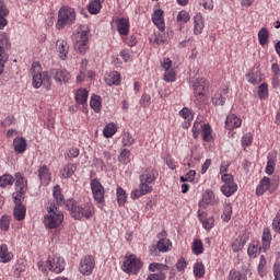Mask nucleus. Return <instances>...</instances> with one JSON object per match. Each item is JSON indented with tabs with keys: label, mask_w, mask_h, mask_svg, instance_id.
<instances>
[{
	"label": "nucleus",
	"mask_w": 280,
	"mask_h": 280,
	"mask_svg": "<svg viewBox=\"0 0 280 280\" xmlns=\"http://www.w3.org/2000/svg\"><path fill=\"white\" fill-rule=\"evenodd\" d=\"M47 214L44 217V225L46 229H60L65 222V213L56 207V203H50L47 208Z\"/></svg>",
	"instance_id": "1"
},
{
	"label": "nucleus",
	"mask_w": 280,
	"mask_h": 280,
	"mask_svg": "<svg viewBox=\"0 0 280 280\" xmlns=\"http://www.w3.org/2000/svg\"><path fill=\"white\" fill-rule=\"evenodd\" d=\"M70 215L74 220H91L95 215V206L93 202L88 201L85 203H71L69 206Z\"/></svg>",
	"instance_id": "2"
},
{
	"label": "nucleus",
	"mask_w": 280,
	"mask_h": 280,
	"mask_svg": "<svg viewBox=\"0 0 280 280\" xmlns=\"http://www.w3.org/2000/svg\"><path fill=\"white\" fill-rule=\"evenodd\" d=\"M209 86V81L205 78H198L192 82L191 89L194 91V102L196 106H202L207 102V88Z\"/></svg>",
	"instance_id": "3"
},
{
	"label": "nucleus",
	"mask_w": 280,
	"mask_h": 280,
	"mask_svg": "<svg viewBox=\"0 0 280 280\" xmlns=\"http://www.w3.org/2000/svg\"><path fill=\"white\" fill-rule=\"evenodd\" d=\"M38 269L42 272L50 270V272H55V275H60V272L65 270V258L60 256L49 257L47 261L38 262Z\"/></svg>",
	"instance_id": "4"
},
{
	"label": "nucleus",
	"mask_w": 280,
	"mask_h": 280,
	"mask_svg": "<svg viewBox=\"0 0 280 280\" xmlns=\"http://www.w3.org/2000/svg\"><path fill=\"white\" fill-rule=\"evenodd\" d=\"M33 69V82L34 89H40L44 86L46 91H51V77L48 72H40V66H32Z\"/></svg>",
	"instance_id": "5"
},
{
	"label": "nucleus",
	"mask_w": 280,
	"mask_h": 280,
	"mask_svg": "<svg viewBox=\"0 0 280 280\" xmlns=\"http://www.w3.org/2000/svg\"><path fill=\"white\" fill-rule=\"evenodd\" d=\"M75 23V9L71 7H61L58 12L56 30H65L67 25Z\"/></svg>",
	"instance_id": "6"
},
{
	"label": "nucleus",
	"mask_w": 280,
	"mask_h": 280,
	"mask_svg": "<svg viewBox=\"0 0 280 280\" xmlns=\"http://www.w3.org/2000/svg\"><path fill=\"white\" fill-rule=\"evenodd\" d=\"M25 194H27V179L23 177V174L15 173V192H13L14 202H23V200H25Z\"/></svg>",
	"instance_id": "7"
},
{
	"label": "nucleus",
	"mask_w": 280,
	"mask_h": 280,
	"mask_svg": "<svg viewBox=\"0 0 280 280\" xmlns=\"http://www.w3.org/2000/svg\"><path fill=\"white\" fill-rule=\"evenodd\" d=\"M279 187V177H273L272 179L270 177H262L260 179L259 185L256 188V196H264L266 191H269V194H275Z\"/></svg>",
	"instance_id": "8"
},
{
	"label": "nucleus",
	"mask_w": 280,
	"mask_h": 280,
	"mask_svg": "<svg viewBox=\"0 0 280 280\" xmlns=\"http://www.w3.org/2000/svg\"><path fill=\"white\" fill-rule=\"evenodd\" d=\"M74 49L79 54H86L89 49V28H80L75 34H73Z\"/></svg>",
	"instance_id": "9"
},
{
	"label": "nucleus",
	"mask_w": 280,
	"mask_h": 280,
	"mask_svg": "<svg viewBox=\"0 0 280 280\" xmlns=\"http://www.w3.org/2000/svg\"><path fill=\"white\" fill-rule=\"evenodd\" d=\"M150 272H156V273H150L147 278V280H165L167 270H170V267L167 265H163L160 262H151L149 265Z\"/></svg>",
	"instance_id": "10"
},
{
	"label": "nucleus",
	"mask_w": 280,
	"mask_h": 280,
	"mask_svg": "<svg viewBox=\"0 0 280 280\" xmlns=\"http://www.w3.org/2000/svg\"><path fill=\"white\" fill-rule=\"evenodd\" d=\"M141 260L137 258L136 255H129L125 257V261L121 268L124 272H127L128 275H137V272L141 270Z\"/></svg>",
	"instance_id": "11"
},
{
	"label": "nucleus",
	"mask_w": 280,
	"mask_h": 280,
	"mask_svg": "<svg viewBox=\"0 0 280 280\" xmlns=\"http://www.w3.org/2000/svg\"><path fill=\"white\" fill-rule=\"evenodd\" d=\"M95 269V258L91 255L84 256L79 264V272L83 277H91L93 270Z\"/></svg>",
	"instance_id": "12"
},
{
	"label": "nucleus",
	"mask_w": 280,
	"mask_h": 280,
	"mask_svg": "<svg viewBox=\"0 0 280 280\" xmlns=\"http://www.w3.org/2000/svg\"><path fill=\"white\" fill-rule=\"evenodd\" d=\"M90 187L95 202H97V205H104V195L106 191L104 190L102 183L96 178L91 179Z\"/></svg>",
	"instance_id": "13"
},
{
	"label": "nucleus",
	"mask_w": 280,
	"mask_h": 280,
	"mask_svg": "<svg viewBox=\"0 0 280 280\" xmlns=\"http://www.w3.org/2000/svg\"><path fill=\"white\" fill-rule=\"evenodd\" d=\"M158 243L155 245V248L159 250V253H170L172 250V241L167 238V232L165 230H162L158 234Z\"/></svg>",
	"instance_id": "14"
},
{
	"label": "nucleus",
	"mask_w": 280,
	"mask_h": 280,
	"mask_svg": "<svg viewBox=\"0 0 280 280\" xmlns=\"http://www.w3.org/2000/svg\"><path fill=\"white\" fill-rule=\"evenodd\" d=\"M51 75L57 84H67L71 80V74L67 69H54L51 70Z\"/></svg>",
	"instance_id": "15"
},
{
	"label": "nucleus",
	"mask_w": 280,
	"mask_h": 280,
	"mask_svg": "<svg viewBox=\"0 0 280 280\" xmlns=\"http://www.w3.org/2000/svg\"><path fill=\"white\" fill-rule=\"evenodd\" d=\"M118 34L124 37L130 33V20L127 18H116L115 20Z\"/></svg>",
	"instance_id": "16"
},
{
	"label": "nucleus",
	"mask_w": 280,
	"mask_h": 280,
	"mask_svg": "<svg viewBox=\"0 0 280 280\" xmlns=\"http://www.w3.org/2000/svg\"><path fill=\"white\" fill-rule=\"evenodd\" d=\"M152 186L145 182H140L139 189H135L131 192L132 200L141 198V196H147V194H152Z\"/></svg>",
	"instance_id": "17"
},
{
	"label": "nucleus",
	"mask_w": 280,
	"mask_h": 280,
	"mask_svg": "<svg viewBox=\"0 0 280 280\" xmlns=\"http://www.w3.org/2000/svg\"><path fill=\"white\" fill-rule=\"evenodd\" d=\"M163 14H164L163 10L158 9L153 12V15H152V22L155 24L158 30H160V32L165 31V18L163 16Z\"/></svg>",
	"instance_id": "18"
},
{
	"label": "nucleus",
	"mask_w": 280,
	"mask_h": 280,
	"mask_svg": "<svg viewBox=\"0 0 280 280\" xmlns=\"http://www.w3.org/2000/svg\"><path fill=\"white\" fill-rule=\"evenodd\" d=\"M37 172L42 185H49L51 183V172L47 165L39 166Z\"/></svg>",
	"instance_id": "19"
},
{
	"label": "nucleus",
	"mask_w": 280,
	"mask_h": 280,
	"mask_svg": "<svg viewBox=\"0 0 280 280\" xmlns=\"http://www.w3.org/2000/svg\"><path fill=\"white\" fill-rule=\"evenodd\" d=\"M56 49L59 54L60 60H67V56H69V43L65 39H58L56 43Z\"/></svg>",
	"instance_id": "20"
},
{
	"label": "nucleus",
	"mask_w": 280,
	"mask_h": 280,
	"mask_svg": "<svg viewBox=\"0 0 280 280\" xmlns=\"http://www.w3.org/2000/svg\"><path fill=\"white\" fill-rule=\"evenodd\" d=\"M198 218L206 231H211L213 229V224H215V219L213 217L207 218L205 211H198Z\"/></svg>",
	"instance_id": "21"
},
{
	"label": "nucleus",
	"mask_w": 280,
	"mask_h": 280,
	"mask_svg": "<svg viewBox=\"0 0 280 280\" xmlns=\"http://www.w3.org/2000/svg\"><path fill=\"white\" fill-rule=\"evenodd\" d=\"M156 176H159V173L154 171L153 168H147L141 175H140V183H148L149 185H152L156 180Z\"/></svg>",
	"instance_id": "22"
},
{
	"label": "nucleus",
	"mask_w": 280,
	"mask_h": 280,
	"mask_svg": "<svg viewBox=\"0 0 280 280\" xmlns=\"http://www.w3.org/2000/svg\"><path fill=\"white\" fill-rule=\"evenodd\" d=\"M208 205H218V199H215V194L212 190H206L202 200L199 202L201 209H207Z\"/></svg>",
	"instance_id": "23"
},
{
	"label": "nucleus",
	"mask_w": 280,
	"mask_h": 280,
	"mask_svg": "<svg viewBox=\"0 0 280 280\" xmlns=\"http://www.w3.org/2000/svg\"><path fill=\"white\" fill-rule=\"evenodd\" d=\"M248 240H249L248 234H243L242 236L234 240L232 243L233 253H240V250H243L244 246H246V242H248Z\"/></svg>",
	"instance_id": "24"
},
{
	"label": "nucleus",
	"mask_w": 280,
	"mask_h": 280,
	"mask_svg": "<svg viewBox=\"0 0 280 280\" xmlns=\"http://www.w3.org/2000/svg\"><path fill=\"white\" fill-rule=\"evenodd\" d=\"M242 126V119L237 117L235 114H230L225 120V128L228 130H235V128H240Z\"/></svg>",
	"instance_id": "25"
},
{
	"label": "nucleus",
	"mask_w": 280,
	"mask_h": 280,
	"mask_svg": "<svg viewBox=\"0 0 280 280\" xmlns=\"http://www.w3.org/2000/svg\"><path fill=\"white\" fill-rule=\"evenodd\" d=\"M27 212V209L25 206H23V202H15V207L13 209V217L18 222H21L25 220V213Z\"/></svg>",
	"instance_id": "26"
},
{
	"label": "nucleus",
	"mask_w": 280,
	"mask_h": 280,
	"mask_svg": "<svg viewBox=\"0 0 280 280\" xmlns=\"http://www.w3.org/2000/svg\"><path fill=\"white\" fill-rule=\"evenodd\" d=\"M261 242H262V245L260 246V250L266 253V250L270 248V243L272 242V234H270V229L268 228L264 229Z\"/></svg>",
	"instance_id": "27"
},
{
	"label": "nucleus",
	"mask_w": 280,
	"mask_h": 280,
	"mask_svg": "<svg viewBox=\"0 0 280 280\" xmlns=\"http://www.w3.org/2000/svg\"><path fill=\"white\" fill-rule=\"evenodd\" d=\"M13 148L19 154H23L27 150V140L25 138L18 137L13 140Z\"/></svg>",
	"instance_id": "28"
},
{
	"label": "nucleus",
	"mask_w": 280,
	"mask_h": 280,
	"mask_svg": "<svg viewBox=\"0 0 280 280\" xmlns=\"http://www.w3.org/2000/svg\"><path fill=\"white\" fill-rule=\"evenodd\" d=\"M78 170V165L75 164H67L60 170V177L61 178H71L75 174Z\"/></svg>",
	"instance_id": "29"
},
{
	"label": "nucleus",
	"mask_w": 280,
	"mask_h": 280,
	"mask_svg": "<svg viewBox=\"0 0 280 280\" xmlns=\"http://www.w3.org/2000/svg\"><path fill=\"white\" fill-rule=\"evenodd\" d=\"M235 191H237V184L235 182L221 186V194L226 198H231Z\"/></svg>",
	"instance_id": "30"
},
{
	"label": "nucleus",
	"mask_w": 280,
	"mask_h": 280,
	"mask_svg": "<svg viewBox=\"0 0 280 280\" xmlns=\"http://www.w3.org/2000/svg\"><path fill=\"white\" fill-rule=\"evenodd\" d=\"M0 261L2 264H10L12 261V253L8 250L7 244L0 245Z\"/></svg>",
	"instance_id": "31"
},
{
	"label": "nucleus",
	"mask_w": 280,
	"mask_h": 280,
	"mask_svg": "<svg viewBox=\"0 0 280 280\" xmlns=\"http://www.w3.org/2000/svg\"><path fill=\"white\" fill-rule=\"evenodd\" d=\"M108 86H119L121 84V75L117 71H113L109 73L107 78H105Z\"/></svg>",
	"instance_id": "32"
},
{
	"label": "nucleus",
	"mask_w": 280,
	"mask_h": 280,
	"mask_svg": "<svg viewBox=\"0 0 280 280\" xmlns=\"http://www.w3.org/2000/svg\"><path fill=\"white\" fill-rule=\"evenodd\" d=\"M205 30V22L202 21V16L196 15L194 19V34L195 36H199Z\"/></svg>",
	"instance_id": "33"
},
{
	"label": "nucleus",
	"mask_w": 280,
	"mask_h": 280,
	"mask_svg": "<svg viewBox=\"0 0 280 280\" xmlns=\"http://www.w3.org/2000/svg\"><path fill=\"white\" fill-rule=\"evenodd\" d=\"M89 100V91L86 89L81 88L75 93V102L79 104H86Z\"/></svg>",
	"instance_id": "34"
},
{
	"label": "nucleus",
	"mask_w": 280,
	"mask_h": 280,
	"mask_svg": "<svg viewBox=\"0 0 280 280\" xmlns=\"http://www.w3.org/2000/svg\"><path fill=\"white\" fill-rule=\"evenodd\" d=\"M116 196H117V202H118L119 207H124V205H126V202L128 200V195L126 194V190H124V188H121V186H118L116 188Z\"/></svg>",
	"instance_id": "35"
},
{
	"label": "nucleus",
	"mask_w": 280,
	"mask_h": 280,
	"mask_svg": "<svg viewBox=\"0 0 280 280\" xmlns=\"http://www.w3.org/2000/svg\"><path fill=\"white\" fill-rule=\"evenodd\" d=\"M270 38V33H268V28L262 27L259 30L258 32V43L259 45H261L262 47L265 45H268V40Z\"/></svg>",
	"instance_id": "36"
},
{
	"label": "nucleus",
	"mask_w": 280,
	"mask_h": 280,
	"mask_svg": "<svg viewBox=\"0 0 280 280\" xmlns=\"http://www.w3.org/2000/svg\"><path fill=\"white\" fill-rule=\"evenodd\" d=\"M267 166H266V174H268V176H272V174H275V167L277 165V159L273 158L271 154H269L267 156Z\"/></svg>",
	"instance_id": "37"
},
{
	"label": "nucleus",
	"mask_w": 280,
	"mask_h": 280,
	"mask_svg": "<svg viewBox=\"0 0 280 280\" xmlns=\"http://www.w3.org/2000/svg\"><path fill=\"white\" fill-rule=\"evenodd\" d=\"M117 132V125L115 122L107 124L103 129V135L106 139H110V137L115 136Z\"/></svg>",
	"instance_id": "38"
},
{
	"label": "nucleus",
	"mask_w": 280,
	"mask_h": 280,
	"mask_svg": "<svg viewBox=\"0 0 280 280\" xmlns=\"http://www.w3.org/2000/svg\"><path fill=\"white\" fill-rule=\"evenodd\" d=\"M191 250L194 255H202V253H205V245L200 238L194 240Z\"/></svg>",
	"instance_id": "39"
},
{
	"label": "nucleus",
	"mask_w": 280,
	"mask_h": 280,
	"mask_svg": "<svg viewBox=\"0 0 280 280\" xmlns=\"http://www.w3.org/2000/svg\"><path fill=\"white\" fill-rule=\"evenodd\" d=\"M90 106L94 109V113H100L102 110V101L98 95L91 96Z\"/></svg>",
	"instance_id": "40"
},
{
	"label": "nucleus",
	"mask_w": 280,
	"mask_h": 280,
	"mask_svg": "<svg viewBox=\"0 0 280 280\" xmlns=\"http://www.w3.org/2000/svg\"><path fill=\"white\" fill-rule=\"evenodd\" d=\"M88 10L90 14H100V10H102V1L91 0Z\"/></svg>",
	"instance_id": "41"
},
{
	"label": "nucleus",
	"mask_w": 280,
	"mask_h": 280,
	"mask_svg": "<svg viewBox=\"0 0 280 280\" xmlns=\"http://www.w3.org/2000/svg\"><path fill=\"white\" fill-rule=\"evenodd\" d=\"M130 150L122 149L118 155V162L121 163L122 165H128V163H130Z\"/></svg>",
	"instance_id": "42"
},
{
	"label": "nucleus",
	"mask_w": 280,
	"mask_h": 280,
	"mask_svg": "<svg viewBox=\"0 0 280 280\" xmlns=\"http://www.w3.org/2000/svg\"><path fill=\"white\" fill-rule=\"evenodd\" d=\"M14 185V177L10 174L0 176V187L5 189V187Z\"/></svg>",
	"instance_id": "43"
},
{
	"label": "nucleus",
	"mask_w": 280,
	"mask_h": 280,
	"mask_svg": "<svg viewBox=\"0 0 280 280\" xmlns=\"http://www.w3.org/2000/svg\"><path fill=\"white\" fill-rule=\"evenodd\" d=\"M9 58L10 57L5 52V49L2 46H0V75L3 73L5 69V62H8Z\"/></svg>",
	"instance_id": "44"
},
{
	"label": "nucleus",
	"mask_w": 280,
	"mask_h": 280,
	"mask_svg": "<svg viewBox=\"0 0 280 280\" xmlns=\"http://www.w3.org/2000/svg\"><path fill=\"white\" fill-rule=\"evenodd\" d=\"M205 129V124L200 120H196L192 126V137L194 139H198L200 137V132Z\"/></svg>",
	"instance_id": "45"
},
{
	"label": "nucleus",
	"mask_w": 280,
	"mask_h": 280,
	"mask_svg": "<svg viewBox=\"0 0 280 280\" xmlns=\"http://www.w3.org/2000/svg\"><path fill=\"white\" fill-rule=\"evenodd\" d=\"M203 141H211L213 139L211 125L205 124L203 130H201Z\"/></svg>",
	"instance_id": "46"
},
{
	"label": "nucleus",
	"mask_w": 280,
	"mask_h": 280,
	"mask_svg": "<svg viewBox=\"0 0 280 280\" xmlns=\"http://www.w3.org/2000/svg\"><path fill=\"white\" fill-rule=\"evenodd\" d=\"M190 19H191V16L189 15V12L182 10L178 12L176 21H177V23L185 25V23H189Z\"/></svg>",
	"instance_id": "47"
},
{
	"label": "nucleus",
	"mask_w": 280,
	"mask_h": 280,
	"mask_svg": "<svg viewBox=\"0 0 280 280\" xmlns=\"http://www.w3.org/2000/svg\"><path fill=\"white\" fill-rule=\"evenodd\" d=\"M86 67H89V60H81L80 74L77 77V82L84 81V78L86 77Z\"/></svg>",
	"instance_id": "48"
},
{
	"label": "nucleus",
	"mask_w": 280,
	"mask_h": 280,
	"mask_svg": "<svg viewBox=\"0 0 280 280\" xmlns=\"http://www.w3.org/2000/svg\"><path fill=\"white\" fill-rule=\"evenodd\" d=\"M52 196L58 205H62L65 202V197L62 196V190L59 185L54 187Z\"/></svg>",
	"instance_id": "49"
},
{
	"label": "nucleus",
	"mask_w": 280,
	"mask_h": 280,
	"mask_svg": "<svg viewBox=\"0 0 280 280\" xmlns=\"http://www.w3.org/2000/svg\"><path fill=\"white\" fill-rule=\"evenodd\" d=\"M231 215H233V208L231 207L230 202H225L221 218L224 220V222H229V220H231Z\"/></svg>",
	"instance_id": "50"
},
{
	"label": "nucleus",
	"mask_w": 280,
	"mask_h": 280,
	"mask_svg": "<svg viewBox=\"0 0 280 280\" xmlns=\"http://www.w3.org/2000/svg\"><path fill=\"white\" fill-rule=\"evenodd\" d=\"M194 275L197 279H202V277H205V265H202V262H196L194 265Z\"/></svg>",
	"instance_id": "51"
},
{
	"label": "nucleus",
	"mask_w": 280,
	"mask_h": 280,
	"mask_svg": "<svg viewBox=\"0 0 280 280\" xmlns=\"http://www.w3.org/2000/svg\"><path fill=\"white\" fill-rule=\"evenodd\" d=\"M122 145L124 148H130V145L135 144V138L132 137V135H130V132H125L122 135Z\"/></svg>",
	"instance_id": "52"
},
{
	"label": "nucleus",
	"mask_w": 280,
	"mask_h": 280,
	"mask_svg": "<svg viewBox=\"0 0 280 280\" xmlns=\"http://www.w3.org/2000/svg\"><path fill=\"white\" fill-rule=\"evenodd\" d=\"M259 250H261V247H259V245L254 242L249 244L247 248V254L249 255V257H257Z\"/></svg>",
	"instance_id": "53"
},
{
	"label": "nucleus",
	"mask_w": 280,
	"mask_h": 280,
	"mask_svg": "<svg viewBox=\"0 0 280 280\" xmlns=\"http://www.w3.org/2000/svg\"><path fill=\"white\" fill-rule=\"evenodd\" d=\"M225 102H226V98L222 96V93H215L212 96V104L214 106H224Z\"/></svg>",
	"instance_id": "54"
},
{
	"label": "nucleus",
	"mask_w": 280,
	"mask_h": 280,
	"mask_svg": "<svg viewBox=\"0 0 280 280\" xmlns=\"http://www.w3.org/2000/svg\"><path fill=\"white\" fill-rule=\"evenodd\" d=\"M258 97L259 100H268V84L262 83L258 86Z\"/></svg>",
	"instance_id": "55"
},
{
	"label": "nucleus",
	"mask_w": 280,
	"mask_h": 280,
	"mask_svg": "<svg viewBox=\"0 0 280 280\" xmlns=\"http://www.w3.org/2000/svg\"><path fill=\"white\" fill-rule=\"evenodd\" d=\"M247 82H249V84H254L255 86L261 82V78H259L258 73L250 71L247 73Z\"/></svg>",
	"instance_id": "56"
},
{
	"label": "nucleus",
	"mask_w": 280,
	"mask_h": 280,
	"mask_svg": "<svg viewBox=\"0 0 280 280\" xmlns=\"http://www.w3.org/2000/svg\"><path fill=\"white\" fill-rule=\"evenodd\" d=\"M179 115L186 121H194V114L191 113V109L187 107H184L182 110H179Z\"/></svg>",
	"instance_id": "57"
},
{
	"label": "nucleus",
	"mask_w": 280,
	"mask_h": 280,
	"mask_svg": "<svg viewBox=\"0 0 280 280\" xmlns=\"http://www.w3.org/2000/svg\"><path fill=\"white\" fill-rule=\"evenodd\" d=\"M164 82H176V71L174 69L165 70Z\"/></svg>",
	"instance_id": "58"
},
{
	"label": "nucleus",
	"mask_w": 280,
	"mask_h": 280,
	"mask_svg": "<svg viewBox=\"0 0 280 280\" xmlns=\"http://www.w3.org/2000/svg\"><path fill=\"white\" fill-rule=\"evenodd\" d=\"M259 277H266V258L264 256L260 257V261L257 267Z\"/></svg>",
	"instance_id": "59"
},
{
	"label": "nucleus",
	"mask_w": 280,
	"mask_h": 280,
	"mask_svg": "<svg viewBox=\"0 0 280 280\" xmlns=\"http://www.w3.org/2000/svg\"><path fill=\"white\" fill-rule=\"evenodd\" d=\"M25 272V264L24 262H18L14 266V271L13 275L16 279H19V277H21V273Z\"/></svg>",
	"instance_id": "60"
},
{
	"label": "nucleus",
	"mask_w": 280,
	"mask_h": 280,
	"mask_svg": "<svg viewBox=\"0 0 280 280\" xmlns=\"http://www.w3.org/2000/svg\"><path fill=\"white\" fill-rule=\"evenodd\" d=\"M151 102H152V96H150V94H142L140 98V105H142L143 108H150Z\"/></svg>",
	"instance_id": "61"
},
{
	"label": "nucleus",
	"mask_w": 280,
	"mask_h": 280,
	"mask_svg": "<svg viewBox=\"0 0 280 280\" xmlns=\"http://www.w3.org/2000/svg\"><path fill=\"white\" fill-rule=\"evenodd\" d=\"M0 229H1V231H8L10 229V217L9 215H3L0 219Z\"/></svg>",
	"instance_id": "62"
},
{
	"label": "nucleus",
	"mask_w": 280,
	"mask_h": 280,
	"mask_svg": "<svg viewBox=\"0 0 280 280\" xmlns=\"http://www.w3.org/2000/svg\"><path fill=\"white\" fill-rule=\"evenodd\" d=\"M229 280H246V276H242L240 271H230Z\"/></svg>",
	"instance_id": "63"
},
{
	"label": "nucleus",
	"mask_w": 280,
	"mask_h": 280,
	"mask_svg": "<svg viewBox=\"0 0 280 280\" xmlns=\"http://www.w3.org/2000/svg\"><path fill=\"white\" fill-rule=\"evenodd\" d=\"M272 229L280 235V213L276 214L272 221Z\"/></svg>",
	"instance_id": "64"
}]
</instances>
